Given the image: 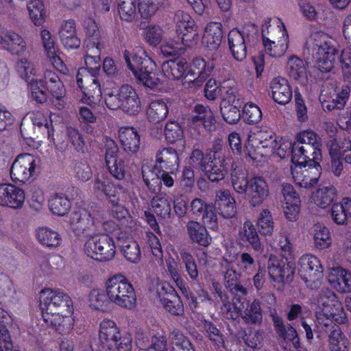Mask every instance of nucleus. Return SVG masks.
<instances>
[{"label": "nucleus", "mask_w": 351, "mask_h": 351, "mask_svg": "<svg viewBox=\"0 0 351 351\" xmlns=\"http://www.w3.org/2000/svg\"><path fill=\"white\" fill-rule=\"evenodd\" d=\"M40 308L44 322L58 333L71 332L75 323L73 301L65 292L50 288L39 293Z\"/></svg>", "instance_id": "nucleus-1"}, {"label": "nucleus", "mask_w": 351, "mask_h": 351, "mask_svg": "<svg viewBox=\"0 0 351 351\" xmlns=\"http://www.w3.org/2000/svg\"><path fill=\"white\" fill-rule=\"evenodd\" d=\"M123 56L128 69L140 84L149 88H155L163 82L156 62L143 47H136L132 50H125Z\"/></svg>", "instance_id": "nucleus-2"}, {"label": "nucleus", "mask_w": 351, "mask_h": 351, "mask_svg": "<svg viewBox=\"0 0 351 351\" xmlns=\"http://www.w3.org/2000/svg\"><path fill=\"white\" fill-rule=\"evenodd\" d=\"M104 288L111 304L128 310L135 308L136 291L124 275L116 274L110 277L106 280Z\"/></svg>", "instance_id": "nucleus-3"}, {"label": "nucleus", "mask_w": 351, "mask_h": 351, "mask_svg": "<svg viewBox=\"0 0 351 351\" xmlns=\"http://www.w3.org/2000/svg\"><path fill=\"white\" fill-rule=\"evenodd\" d=\"M307 44L312 48L317 69L322 72L330 71L337 53V42L326 34L315 33Z\"/></svg>", "instance_id": "nucleus-4"}, {"label": "nucleus", "mask_w": 351, "mask_h": 351, "mask_svg": "<svg viewBox=\"0 0 351 351\" xmlns=\"http://www.w3.org/2000/svg\"><path fill=\"white\" fill-rule=\"evenodd\" d=\"M149 290L171 314L179 315L184 312L180 298L168 282L154 278L150 282Z\"/></svg>", "instance_id": "nucleus-5"}, {"label": "nucleus", "mask_w": 351, "mask_h": 351, "mask_svg": "<svg viewBox=\"0 0 351 351\" xmlns=\"http://www.w3.org/2000/svg\"><path fill=\"white\" fill-rule=\"evenodd\" d=\"M121 189V187L115 186L110 178L104 176L97 177L93 186V191L96 195L104 194L108 198L112 207L114 217L119 221L130 219V223H132L128 210L119 204V191Z\"/></svg>", "instance_id": "nucleus-6"}, {"label": "nucleus", "mask_w": 351, "mask_h": 351, "mask_svg": "<svg viewBox=\"0 0 351 351\" xmlns=\"http://www.w3.org/2000/svg\"><path fill=\"white\" fill-rule=\"evenodd\" d=\"M84 253L93 259L100 261L112 260L116 253L113 239L105 234L88 238L84 245Z\"/></svg>", "instance_id": "nucleus-7"}, {"label": "nucleus", "mask_w": 351, "mask_h": 351, "mask_svg": "<svg viewBox=\"0 0 351 351\" xmlns=\"http://www.w3.org/2000/svg\"><path fill=\"white\" fill-rule=\"evenodd\" d=\"M98 73L80 68L77 74V84L83 93L80 101L91 108L95 107L102 94L97 79Z\"/></svg>", "instance_id": "nucleus-8"}, {"label": "nucleus", "mask_w": 351, "mask_h": 351, "mask_svg": "<svg viewBox=\"0 0 351 351\" xmlns=\"http://www.w3.org/2000/svg\"><path fill=\"white\" fill-rule=\"evenodd\" d=\"M298 273L306 286L315 289L321 286L323 267L319 260L314 255L306 254L299 261Z\"/></svg>", "instance_id": "nucleus-9"}, {"label": "nucleus", "mask_w": 351, "mask_h": 351, "mask_svg": "<svg viewBox=\"0 0 351 351\" xmlns=\"http://www.w3.org/2000/svg\"><path fill=\"white\" fill-rule=\"evenodd\" d=\"M39 167L38 157L29 154H20L12 165L11 179L14 182H25L36 176Z\"/></svg>", "instance_id": "nucleus-10"}, {"label": "nucleus", "mask_w": 351, "mask_h": 351, "mask_svg": "<svg viewBox=\"0 0 351 351\" xmlns=\"http://www.w3.org/2000/svg\"><path fill=\"white\" fill-rule=\"evenodd\" d=\"M16 70L19 75L28 83L32 98L40 104L47 101V94L44 89L40 88V81L35 78L33 64L25 59H21L17 62Z\"/></svg>", "instance_id": "nucleus-11"}, {"label": "nucleus", "mask_w": 351, "mask_h": 351, "mask_svg": "<svg viewBox=\"0 0 351 351\" xmlns=\"http://www.w3.org/2000/svg\"><path fill=\"white\" fill-rule=\"evenodd\" d=\"M121 334L117 324L112 319H104L99 324V345L93 346V351H112L120 339Z\"/></svg>", "instance_id": "nucleus-12"}, {"label": "nucleus", "mask_w": 351, "mask_h": 351, "mask_svg": "<svg viewBox=\"0 0 351 351\" xmlns=\"http://www.w3.org/2000/svg\"><path fill=\"white\" fill-rule=\"evenodd\" d=\"M350 88L347 86L341 88L335 87L330 83L327 89L324 88L319 96V100L324 109L331 111L335 109H342L349 97Z\"/></svg>", "instance_id": "nucleus-13"}, {"label": "nucleus", "mask_w": 351, "mask_h": 351, "mask_svg": "<svg viewBox=\"0 0 351 351\" xmlns=\"http://www.w3.org/2000/svg\"><path fill=\"white\" fill-rule=\"evenodd\" d=\"M256 27L250 25L244 27L242 32L233 28L228 35L229 49L237 60H243L247 55L246 42L250 39V33L256 32Z\"/></svg>", "instance_id": "nucleus-14"}, {"label": "nucleus", "mask_w": 351, "mask_h": 351, "mask_svg": "<svg viewBox=\"0 0 351 351\" xmlns=\"http://www.w3.org/2000/svg\"><path fill=\"white\" fill-rule=\"evenodd\" d=\"M45 84L41 81L40 88H43L47 94V99L49 95L51 97L53 105L59 110L64 106V96L66 90L64 86L59 77L51 71H46L44 75Z\"/></svg>", "instance_id": "nucleus-15"}, {"label": "nucleus", "mask_w": 351, "mask_h": 351, "mask_svg": "<svg viewBox=\"0 0 351 351\" xmlns=\"http://www.w3.org/2000/svg\"><path fill=\"white\" fill-rule=\"evenodd\" d=\"M267 270L271 280L282 284L291 282L295 271L294 267L287 260L273 255L268 260Z\"/></svg>", "instance_id": "nucleus-16"}, {"label": "nucleus", "mask_w": 351, "mask_h": 351, "mask_svg": "<svg viewBox=\"0 0 351 351\" xmlns=\"http://www.w3.org/2000/svg\"><path fill=\"white\" fill-rule=\"evenodd\" d=\"M178 36L185 46H190L193 40L198 38L195 21L183 11H178L174 17Z\"/></svg>", "instance_id": "nucleus-17"}, {"label": "nucleus", "mask_w": 351, "mask_h": 351, "mask_svg": "<svg viewBox=\"0 0 351 351\" xmlns=\"http://www.w3.org/2000/svg\"><path fill=\"white\" fill-rule=\"evenodd\" d=\"M321 167L319 161L304 165L291 167V174L295 182L299 186L308 188L314 186L320 176Z\"/></svg>", "instance_id": "nucleus-18"}, {"label": "nucleus", "mask_w": 351, "mask_h": 351, "mask_svg": "<svg viewBox=\"0 0 351 351\" xmlns=\"http://www.w3.org/2000/svg\"><path fill=\"white\" fill-rule=\"evenodd\" d=\"M40 38L47 60L59 72L66 73L67 68L60 58V51L55 45L51 32L45 28L40 30Z\"/></svg>", "instance_id": "nucleus-19"}, {"label": "nucleus", "mask_w": 351, "mask_h": 351, "mask_svg": "<svg viewBox=\"0 0 351 351\" xmlns=\"http://www.w3.org/2000/svg\"><path fill=\"white\" fill-rule=\"evenodd\" d=\"M105 162L110 173L117 180L125 177L123 161L119 158V149L116 143L111 138H106L104 141Z\"/></svg>", "instance_id": "nucleus-20"}, {"label": "nucleus", "mask_w": 351, "mask_h": 351, "mask_svg": "<svg viewBox=\"0 0 351 351\" xmlns=\"http://www.w3.org/2000/svg\"><path fill=\"white\" fill-rule=\"evenodd\" d=\"M213 156L210 153L203 158L202 152L199 149H195L191 154V163L193 167H203L208 178L212 182H217L219 180V161L216 158L213 159Z\"/></svg>", "instance_id": "nucleus-21"}, {"label": "nucleus", "mask_w": 351, "mask_h": 351, "mask_svg": "<svg viewBox=\"0 0 351 351\" xmlns=\"http://www.w3.org/2000/svg\"><path fill=\"white\" fill-rule=\"evenodd\" d=\"M25 199L24 191L12 184H0V205L10 208H22Z\"/></svg>", "instance_id": "nucleus-22"}, {"label": "nucleus", "mask_w": 351, "mask_h": 351, "mask_svg": "<svg viewBox=\"0 0 351 351\" xmlns=\"http://www.w3.org/2000/svg\"><path fill=\"white\" fill-rule=\"evenodd\" d=\"M276 142L271 136L264 141L258 138L249 140L245 146L244 153L252 160L261 162L265 157L273 152Z\"/></svg>", "instance_id": "nucleus-23"}, {"label": "nucleus", "mask_w": 351, "mask_h": 351, "mask_svg": "<svg viewBox=\"0 0 351 351\" xmlns=\"http://www.w3.org/2000/svg\"><path fill=\"white\" fill-rule=\"evenodd\" d=\"M118 245L124 257L130 263H138L141 258V251L138 243L128 231H120L117 237Z\"/></svg>", "instance_id": "nucleus-24"}, {"label": "nucleus", "mask_w": 351, "mask_h": 351, "mask_svg": "<svg viewBox=\"0 0 351 351\" xmlns=\"http://www.w3.org/2000/svg\"><path fill=\"white\" fill-rule=\"evenodd\" d=\"M0 46L12 54L19 55L26 50V42L18 33L7 31L0 24Z\"/></svg>", "instance_id": "nucleus-25"}, {"label": "nucleus", "mask_w": 351, "mask_h": 351, "mask_svg": "<svg viewBox=\"0 0 351 351\" xmlns=\"http://www.w3.org/2000/svg\"><path fill=\"white\" fill-rule=\"evenodd\" d=\"M119 96L122 99L121 108L130 115H136L141 110V103L135 89L131 86L123 85L119 88Z\"/></svg>", "instance_id": "nucleus-26"}, {"label": "nucleus", "mask_w": 351, "mask_h": 351, "mask_svg": "<svg viewBox=\"0 0 351 351\" xmlns=\"http://www.w3.org/2000/svg\"><path fill=\"white\" fill-rule=\"evenodd\" d=\"M245 193L253 207L261 205L269 195V188L266 181L261 177L250 179V185Z\"/></svg>", "instance_id": "nucleus-27"}, {"label": "nucleus", "mask_w": 351, "mask_h": 351, "mask_svg": "<svg viewBox=\"0 0 351 351\" xmlns=\"http://www.w3.org/2000/svg\"><path fill=\"white\" fill-rule=\"evenodd\" d=\"M223 169H221V180L223 179L224 171L226 173L228 172L230 168L232 184L234 190L239 193H245L250 185V180H247V173L243 170L233 169V162L231 160H224L223 163Z\"/></svg>", "instance_id": "nucleus-28"}, {"label": "nucleus", "mask_w": 351, "mask_h": 351, "mask_svg": "<svg viewBox=\"0 0 351 351\" xmlns=\"http://www.w3.org/2000/svg\"><path fill=\"white\" fill-rule=\"evenodd\" d=\"M328 282L341 293L351 292V271L343 267H332L328 275Z\"/></svg>", "instance_id": "nucleus-29"}, {"label": "nucleus", "mask_w": 351, "mask_h": 351, "mask_svg": "<svg viewBox=\"0 0 351 351\" xmlns=\"http://www.w3.org/2000/svg\"><path fill=\"white\" fill-rule=\"evenodd\" d=\"M318 311L343 312V307L335 293L326 288L322 289L315 299Z\"/></svg>", "instance_id": "nucleus-30"}, {"label": "nucleus", "mask_w": 351, "mask_h": 351, "mask_svg": "<svg viewBox=\"0 0 351 351\" xmlns=\"http://www.w3.org/2000/svg\"><path fill=\"white\" fill-rule=\"evenodd\" d=\"M119 138L123 149L130 154L136 153L140 148V135L132 127H122L119 130Z\"/></svg>", "instance_id": "nucleus-31"}, {"label": "nucleus", "mask_w": 351, "mask_h": 351, "mask_svg": "<svg viewBox=\"0 0 351 351\" xmlns=\"http://www.w3.org/2000/svg\"><path fill=\"white\" fill-rule=\"evenodd\" d=\"M234 294L232 293L230 295L221 294V300L223 303L221 311L228 319H235L244 308L245 298L241 296L234 297Z\"/></svg>", "instance_id": "nucleus-32"}, {"label": "nucleus", "mask_w": 351, "mask_h": 351, "mask_svg": "<svg viewBox=\"0 0 351 351\" xmlns=\"http://www.w3.org/2000/svg\"><path fill=\"white\" fill-rule=\"evenodd\" d=\"M273 99L279 104H288L292 98V90L288 81L283 77L274 78L270 84Z\"/></svg>", "instance_id": "nucleus-33"}, {"label": "nucleus", "mask_w": 351, "mask_h": 351, "mask_svg": "<svg viewBox=\"0 0 351 351\" xmlns=\"http://www.w3.org/2000/svg\"><path fill=\"white\" fill-rule=\"evenodd\" d=\"M272 321L276 334L285 341H291L295 348L300 347V341L296 330L290 324H284L282 319L276 313L271 314Z\"/></svg>", "instance_id": "nucleus-34"}, {"label": "nucleus", "mask_w": 351, "mask_h": 351, "mask_svg": "<svg viewBox=\"0 0 351 351\" xmlns=\"http://www.w3.org/2000/svg\"><path fill=\"white\" fill-rule=\"evenodd\" d=\"M287 73L289 77L302 85L307 82L306 64L296 56H291L287 62Z\"/></svg>", "instance_id": "nucleus-35"}, {"label": "nucleus", "mask_w": 351, "mask_h": 351, "mask_svg": "<svg viewBox=\"0 0 351 351\" xmlns=\"http://www.w3.org/2000/svg\"><path fill=\"white\" fill-rule=\"evenodd\" d=\"M295 141L304 145L307 151H313L315 159L321 158V139L313 131L306 130L298 133Z\"/></svg>", "instance_id": "nucleus-36"}, {"label": "nucleus", "mask_w": 351, "mask_h": 351, "mask_svg": "<svg viewBox=\"0 0 351 351\" xmlns=\"http://www.w3.org/2000/svg\"><path fill=\"white\" fill-rule=\"evenodd\" d=\"M87 302L91 309L101 313L107 312L111 304L106 289L91 290L87 296Z\"/></svg>", "instance_id": "nucleus-37"}, {"label": "nucleus", "mask_w": 351, "mask_h": 351, "mask_svg": "<svg viewBox=\"0 0 351 351\" xmlns=\"http://www.w3.org/2000/svg\"><path fill=\"white\" fill-rule=\"evenodd\" d=\"M158 165H154L152 161L143 163L142 167V174L143 180L152 192H156L160 189V180Z\"/></svg>", "instance_id": "nucleus-38"}, {"label": "nucleus", "mask_w": 351, "mask_h": 351, "mask_svg": "<svg viewBox=\"0 0 351 351\" xmlns=\"http://www.w3.org/2000/svg\"><path fill=\"white\" fill-rule=\"evenodd\" d=\"M38 242L45 247L55 248L61 245L62 237L56 230L47 226L38 227L35 232Z\"/></svg>", "instance_id": "nucleus-39"}, {"label": "nucleus", "mask_w": 351, "mask_h": 351, "mask_svg": "<svg viewBox=\"0 0 351 351\" xmlns=\"http://www.w3.org/2000/svg\"><path fill=\"white\" fill-rule=\"evenodd\" d=\"M156 162L159 168L170 170L173 173L178 168V153L172 148H164L156 154Z\"/></svg>", "instance_id": "nucleus-40"}, {"label": "nucleus", "mask_w": 351, "mask_h": 351, "mask_svg": "<svg viewBox=\"0 0 351 351\" xmlns=\"http://www.w3.org/2000/svg\"><path fill=\"white\" fill-rule=\"evenodd\" d=\"M332 221L338 225H347L351 218V199L343 198L341 202L333 204L331 209Z\"/></svg>", "instance_id": "nucleus-41"}, {"label": "nucleus", "mask_w": 351, "mask_h": 351, "mask_svg": "<svg viewBox=\"0 0 351 351\" xmlns=\"http://www.w3.org/2000/svg\"><path fill=\"white\" fill-rule=\"evenodd\" d=\"M330 157H339L347 164H351V140L345 138L340 142L332 140L328 144Z\"/></svg>", "instance_id": "nucleus-42"}, {"label": "nucleus", "mask_w": 351, "mask_h": 351, "mask_svg": "<svg viewBox=\"0 0 351 351\" xmlns=\"http://www.w3.org/2000/svg\"><path fill=\"white\" fill-rule=\"evenodd\" d=\"M187 69L186 62L183 59L169 60L164 62L162 66L163 75L169 80L181 78L185 73L187 74Z\"/></svg>", "instance_id": "nucleus-43"}, {"label": "nucleus", "mask_w": 351, "mask_h": 351, "mask_svg": "<svg viewBox=\"0 0 351 351\" xmlns=\"http://www.w3.org/2000/svg\"><path fill=\"white\" fill-rule=\"evenodd\" d=\"M171 199L167 194L160 193L152 198L151 209L159 218H169L171 211Z\"/></svg>", "instance_id": "nucleus-44"}, {"label": "nucleus", "mask_w": 351, "mask_h": 351, "mask_svg": "<svg viewBox=\"0 0 351 351\" xmlns=\"http://www.w3.org/2000/svg\"><path fill=\"white\" fill-rule=\"evenodd\" d=\"M291 161L294 165H304L317 162L320 159L314 158V152L307 151L304 145L294 141L291 145Z\"/></svg>", "instance_id": "nucleus-45"}, {"label": "nucleus", "mask_w": 351, "mask_h": 351, "mask_svg": "<svg viewBox=\"0 0 351 351\" xmlns=\"http://www.w3.org/2000/svg\"><path fill=\"white\" fill-rule=\"evenodd\" d=\"M168 104V99H158L152 101L147 112L149 121L159 122L164 120L169 112Z\"/></svg>", "instance_id": "nucleus-46"}, {"label": "nucleus", "mask_w": 351, "mask_h": 351, "mask_svg": "<svg viewBox=\"0 0 351 351\" xmlns=\"http://www.w3.org/2000/svg\"><path fill=\"white\" fill-rule=\"evenodd\" d=\"M27 10L32 23L40 26L45 22L46 10L41 0H29L27 3Z\"/></svg>", "instance_id": "nucleus-47"}, {"label": "nucleus", "mask_w": 351, "mask_h": 351, "mask_svg": "<svg viewBox=\"0 0 351 351\" xmlns=\"http://www.w3.org/2000/svg\"><path fill=\"white\" fill-rule=\"evenodd\" d=\"M187 231L191 240L201 245L206 246L210 243V239L208 236L205 227L197 221H189Z\"/></svg>", "instance_id": "nucleus-48"}, {"label": "nucleus", "mask_w": 351, "mask_h": 351, "mask_svg": "<svg viewBox=\"0 0 351 351\" xmlns=\"http://www.w3.org/2000/svg\"><path fill=\"white\" fill-rule=\"evenodd\" d=\"M202 44L211 50L219 48V24L218 23H210L206 25L202 38Z\"/></svg>", "instance_id": "nucleus-49"}, {"label": "nucleus", "mask_w": 351, "mask_h": 351, "mask_svg": "<svg viewBox=\"0 0 351 351\" xmlns=\"http://www.w3.org/2000/svg\"><path fill=\"white\" fill-rule=\"evenodd\" d=\"M212 64H206L202 58H195L187 69L186 77H198L205 79L213 71Z\"/></svg>", "instance_id": "nucleus-50"}, {"label": "nucleus", "mask_w": 351, "mask_h": 351, "mask_svg": "<svg viewBox=\"0 0 351 351\" xmlns=\"http://www.w3.org/2000/svg\"><path fill=\"white\" fill-rule=\"evenodd\" d=\"M195 114L193 116V121L202 123L205 128L208 130L215 124V120L212 110L207 106L197 104L194 108Z\"/></svg>", "instance_id": "nucleus-51"}, {"label": "nucleus", "mask_w": 351, "mask_h": 351, "mask_svg": "<svg viewBox=\"0 0 351 351\" xmlns=\"http://www.w3.org/2000/svg\"><path fill=\"white\" fill-rule=\"evenodd\" d=\"M263 43L266 51L272 57H280L285 54L288 49L287 37H283L282 40L275 42L265 37V30H262Z\"/></svg>", "instance_id": "nucleus-52"}, {"label": "nucleus", "mask_w": 351, "mask_h": 351, "mask_svg": "<svg viewBox=\"0 0 351 351\" xmlns=\"http://www.w3.org/2000/svg\"><path fill=\"white\" fill-rule=\"evenodd\" d=\"M337 197V191L332 185L325 186L317 190L315 194V203L322 208L330 205Z\"/></svg>", "instance_id": "nucleus-53"}, {"label": "nucleus", "mask_w": 351, "mask_h": 351, "mask_svg": "<svg viewBox=\"0 0 351 351\" xmlns=\"http://www.w3.org/2000/svg\"><path fill=\"white\" fill-rule=\"evenodd\" d=\"M49 207L53 214L63 216L70 210L71 202L64 195L57 193L49 200Z\"/></svg>", "instance_id": "nucleus-54"}, {"label": "nucleus", "mask_w": 351, "mask_h": 351, "mask_svg": "<svg viewBox=\"0 0 351 351\" xmlns=\"http://www.w3.org/2000/svg\"><path fill=\"white\" fill-rule=\"evenodd\" d=\"M241 317L247 324H256L262 322L263 315L260 302L254 300L241 314Z\"/></svg>", "instance_id": "nucleus-55"}, {"label": "nucleus", "mask_w": 351, "mask_h": 351, "mask_svg": "<svg viewBox=\"0 0 351 351\" xmlns=\"http://www.w3.org/2000/svg\"><path fill=\"white\" fill-rule=\"evenodd\" d=\"M117 10L122 20L130 21L137 12V0H117Z\"/></svg>", "instance_id": "nucleus-56"}, {"label": "nucleus", "mask_w": 351, "mask_h": 351, "mask_svg": "<svg viewBox=\"0 0 351 351\" xmlns=\"http://www.w3.org/2000/svg\"><path fill=\"white\" fill-rule=\"evenodd\" d=\"M30 118L32 124L43 133H46L49 138L53 134L52 121L43 112L40 111L34 112Z\"/></svg>", "instance_id": "nucleus-57"}, {"label": "nucleus", "mask_w": 351, "mask_h": 351, "mask_svg": "<svg viewBox=\"0 0 351 351\" xmlns=\"http://www.w3.org/2000/svg\"><path fill=\"white\" fill-rule=\"evenodd\" d=\"M163 29L158 25H149L143 29L142 36L150 46L156 47L162 40Z\"/></svg>", "instance_id": "nucleus-58"}, {"label": "nucleus", "mask_w": 351, "mask_h": 351, "mask_svg": "<svg viewBox=\"0 0 351 351\" xmlns=\"http://www.w3.org/2000/svg\"><path fill=\"white\" fill-rule=\"evenodd\" d=\"M239 274L235 270L228 269L224 274V285L232 293H241L243 295H246L247 291L242 285H240Z\"/></svg>", "instance_id": "nucleus-59"}, {"label": "nucleus", "mask_w": 351, "mask_h": 351, "mask_svg": "<svg viewBox=\"0 0 351 351\" xmlns=\"http://www.w3.org/2000/svg\"><path fill=\"white\" fill-rule=\"evenodd\" d=\"M100 46H91L89 50L86 48V54L84 56L86 69L90 72L99 73L100 68Z\"/></svg>", "instance_id": "nucleus-60"}, {"label": "nucleus", "mask_w": 351, "mask_h": 351, "mask_svg": "<svg viewBox=\"0 0 351 351\" xmlns=\"http://www.w3.org/2000/svg\"><path fill=\"white\" fill-rule=\"evenodd\" d=\"M84 26L86 29V47L90 50L92 45L100 46V34L95 21L89 19L85 21Z\"/></svg>", "instance_id": "nucleus-61"}, {"label": "nucleus", "mask_w": 351, "mask_h": 351, "mask_svg": "<svg viewBox=\"0 0 351 351\" xmlns=\"http://www.w3.org/2000/svg\"><path fill=\"white\" fill-rule=\"evenodd\" d=\"M348 341L338 326L329 335L330 351H348Z\"/></svg>", "instance_id": "nucleus-62"}, {"label": "nucleus", "mask_w": 351, "mask_h": 351, "mask_svg": "<svg viewBox=\"0 0 351 351\" xmlns=\"http://www.w3.org/2000/svg\"><path fill=\"white\" fill-rule=\"evenodd\" d=\"M243 230L246 240L250 243L252 248L256 252H262L263 251V245L252 223L250 221H245L243 223Z\"/></svg>", "instance_id": "nucleus-63"}, {"label": "nucleus", "mask_w": 351, "mask_h": 351, "mask_svg": "<svg viewBox=\"0 0 351 351\" xmlns=\"http://www.w3.org/2000/svg\"><path fill=\"white\" fill-rule=\"evenodd\" d=\"M237 213L236 202L229 192L221 193V215L226 219H232Z\"/></svg>", "instance_id": "nucleus-64"}]
</instances>
